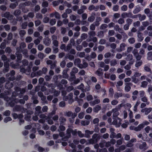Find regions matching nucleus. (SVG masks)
I'll return each instance as SVG.
<instances>
[{
    "label": "nucleus",
    "instance_id": "nucleus-1",
    "mask_svg": "<svg viewBox=\"0 0 152 152\" xmlns=\"http://www.w3.org/2000/svg\"><path fill=\"white\" fill-rule=\"evenodd\" d=\"M113 119H114L113 122V124L114 125H116V127H119L121 124V119L117 117V115L114 113L113 114Z\"/></svg>",
    "mask_w": 152,
    "mask_h": 152
},
{
    "label": "nucleus",
    "instance_id": "nucleus-2",
    "mask_svg": "<svg viewBox=\"0 0 152 152\" xmlns=\"http://www.w3.org/2000/svg\"><path fill=\"white\" fill-rule=\"evenodd\" d=\"M8 99L10 101V102L9 103V105L11 107H14L15 105V103L16 102V99L15 98L10 97Z\"/></svg>",
    "mask_w": 152,
    "mask_h": 152
},
{
    "label": "nucleus",
    "instance_id": "nucleus-3",
    "mask_svg": "<svg viewBox=\"0 0 152 152\" xmlns=\"http://www.w3.org/2000/svg\"><path fill=\"white\" fill-rule=\"evenodd\" d=\"M152 110V108L151 107L145 108L144 109H142L141 112L142 113H145V115L148 114Z\"/></svg>",
    "mask_w": 152,
    "mask_h": 152
},
{
    "label": "nucleus",
    "instance_id": "nucleus-4",
    "mask_svg": "<svg viewBox=\"0 0 152 152\" xmlns=\"http://www.w3.org/2000/svg\"><path fill=\"white\" fill-rule=\"evenodd\" d=\"M51 40L48 37L44 39L43 43L47 46H49L51 43Z\"/></svg>",
    "mask_w": 152,
    "mask_h": 152
},
{
    "label": "nucleus",
    "instance_id": "nucleus-5",
    "mask_svg": "<svg viewBox=\"0 0 152 152\" xmlns=\"http://www.w3.org/2000/svg\"><path fill=\"white\" fill-rule=\"evenodd\" d=\"M4 68L3 69V71L4 73H5L8 72L9 69V64L8 63H4Z\"/></svg>",
    "mask_w": 152,
    "mask_h": 152
},
{
    "label": "nucleus",
    "instance_id": "nucleus-6",
    "mask_svg": "<svg viewBox=\"0 0 152 152\" xmlns=\"http://www.w3.org/2000/svg\"><path fill=\"white\" fill-rule=\"evenodd\" d=\"M94 133L93 131H90V130H87L85 131V133L84 137H86L89 138L90 137V135Z\"/></svg>",
    "mask_w": 152,
    "mask_h": 152
},
{
    "label": "nucleus",
    "instance_id": "nucleus-7",
    "mask_svg": "<svg viewBox=\"0 0 152 152\" xmlns=\"http://www.w3.org/2000/svg\"><path fill=\"white\" fill-rule=\"evenodd\" d=\"M16 54L17 56V61L18 63L20 62L22 57V54L18 52H17Z\"/></svg>",
    "mask_w": 152,
    "mask_h": 152
},
{
    "label": "nucleus",
    "instance_id": "nucleus-8",
    "mask_svg": "<svg viewBox=\"0 0 152 152\" xmlns=\"http://www.w3.org/2000/svg\"><path fill=\"white\" fill-rule=\"evenodd\" d=\"M72 129L71 128H68L66 130V136L68 139L71 137V133H72Z\"/></svg>",
    "mask_w": 152,
    "mask_h": 152
},
{
    "label": "nucleus",
    "instance_id": "nucleus-9",
    "mask_svg": "<svg viewBox=\"0 0 152 152\" xmlns=\"http://www.w3.org/2000/svg\"><path fill=\"white\" fill-rule=\"evenodd\" d=\"M141 10V7L139 5L136 6L135 8L133 11L134 14H136L140 12Z\"/></svg>",
    "mask_w": 152,
    "mask_h": 152
},
{
    "label": "nucleus",
    "instance_id": "nucleus-10",
    "mask_svg": "<svg viewBox=\"0 0 152 152\" xmlns=\"http://www.w3.org/2000/svg\"><path fill=\"white\" fill-rule=\"evenodd\" d=\"M100 137L97 134H94L92 136V138L97 142V141L100 139Z\"/></svg>",
    "mask_w": 152,
    "mask_h": 152
},
{
    "label": "nucleus",
    "instance_id": "nucleus-11",
    "mask_svg": "<svg viewBox=\"0 0 152 152\" xmlns=\"http://www.w3.org/2000/svg\"><path fill=\"white\" fill-rule=\"evenodd\" d=\"M137 37L138 38V42H142L144 39V37H142V34L140 32H139L138 33Z\"/></svg>",
    "mask_w": 152,
    "mask_h": 152
},
{
    "label": "nucleus",
    "instance_id": "nucleus-12",
    "mask_svg": "<svg viewBox=\"0 0 152 152\" xmlns=\"http://www.w3.org/2000/svg\"><path fill=\"white\" fill-rule=\"evenodd\" d=\"M126 46V45L124 43H122L120 45V49H118V52H120L124 50H125V47Z\"/></svg>",
    "mask_w": 152,
    "mask_h": 152
},
{
    "label": "nucleus",
    "instance_id": "nucleus-13",
    "mask_svg": "<svg viewBox=\"0 0 152 152\" xmlns=\"http://www.w3.org/2000/svg\"><path fill=\"white\" fill-rule=\"evenodd\" d=\"M96 74L98 76H101L103 74V71L101 68H99L96 71Z\"/></svg>",
    "mask_w": 152,
    "mask_h": 152
},
{
    "label": "nucleus",
    "instance_id": "nucleus-14",
    "mask_svg": "<svg viewBox=\"0 0 152 152\" xmlns=\"http://www.w3.org/2000/svg\"><path fill=\"white\" fill-rule=\"evenodd\" d=\"M101 109V107L98 105H96L94 108V111L96 113L98 112Z\"/></svg>",
    "mask_w": 152,
    "mask_h": 152
},
{
    "label": "nucleus",
    "instance_id": "nucleus-15",
    "mask_svg": "<svg viewBox=\"0 0 152 152\" xmlns=\"http://www.w3.org/2000/svg\"><path fill=\"white\" fill-rule=\"evenodd\" d=\"M144 127V125L143 124H140L137 127H136L135 131L137 132L140 131Z\"/></svg>",
    "mask_w": 152,
    "mask_h": 152
},
{
    "label": "nucleus",
    "instance_id": "nucleus-16",
    "mask_svg": "<svg viewBox=\"0 0 152 152\" xmlns=\"http://www.w3.org/2000/svg\"><path fill=\"white\" fill-rule=\"evenodd\" d=\"M147 144L146 142H143L142 144L139 145V148L140 149H146Z\"/></svg>",
    "mask_w": 152,
    "mask_h": 152
},
{
    "label": "nucleus",
    "instance_id": "nucleus-17",
    "mask_svg": "<svg viewBox=\"0 0 152 152\" xmlns=\"http://www.w3.org/2000/svg\"><path fill=\"white\" fill-rule=\"evenodd\" d=\"M82 125L86 126L90 124V121L88 120L82 121L81 122Z\"/></svg>",
    "mask_w": 152,
    "mask_h": 152
},
{
    "label": "nucleus",
    "instance_id": "nucleus-18",
    "mask_svg": "<svg viewBox=\"0 0 152 152\" xmlns=\"http://www.w3.org/2000/svg\"><path fill=\"white\" fill-rule=\"evenodd\" d=\"M13 86V84L12 83H7L5 86V87L6 89H10Z\"/></svg>",
    "mask_w": 152,
    "mask_h": 152
},
{
    "label": "nucleus",
    "instance_id": "nucleus-19",
    "mask_svg": "<svg viewBox=\"0 0 152 152\" xmlns=\"http://www.w3.org/2000/svg\"><path fill=\"white\" fill-rule=\"evenodd\" d=\"M137 16L139 18V20L140 21L145 20L146 18V16L145 15H143L142 16L140 14H139L137 15Z\"/></svg>",
    "mask_w": 152,
    "mask_h": 152
},
{
    "label": "nucleus",
    "instance_id": "nucleus-20",
    "mask_svg": "<svg viewBox=\"0 0 152 152\" xmlns=\"http://www.w3.org/2000/svg\"><path fill=\"white\" fill-rule=\"evenodd\" d=\"M18 4V2L16 1L14 3L11 4L10 6V7L12 9H15Z\"/></svg>",
    "mask_w": 152,
    "mask_h": 152
},
{
    "label": "nucleus",
    "instance_id": "nucleus-21",
    "mask_svg": "<svg viewBox=\"0 0 152 152\" xmlns=\"http://www.w3.org/2000/svg\"><path fill=\"white\" fill-rule=\"evenodd\" d=\"M15 72L14 70H11L10 71L9 73H8L6 75V76L7 77H9L10 76H14L15 75Z\"/></svg>",
    "mask_w": 152,
    "mask_h": 152
},
{
    "label": "nucleus",
    "instance_id": "nucleus-22",
    "mask_svg": "<svg viewBox=\"0 0 152 152\" xmlns=\"http://www.w3.org/2000/svg\"><path fill=\"white\" fill-rule=\"evenodd\" d=\"M5 81V79L4 77H1L0 78V88H1L3 87L2 84Z\"/></svg>",
    "mask_w": 152,
    "mask_h": 152
},
{
    "label": "nucleus",
    "instance_id": "nucleus-23",
    "mask_svg": "<svg viewBox=\"0 0 152 152\" xmlns=\"http://www.w3.org/2000/svg\"><path fill=\"white\" fill-rule=\"evenodd\" d=\"M84 85L81 83L80 85L77 86V88L81 90L83 92H86V91L84 89Z\"/></svg>",
    "mask_w": 152,
    "mask_h": 152
},
{
    "label": "nucleus",
    "instance_id": "nucleus-24",
    "mask_svg": "<svg viewBox=\"0 0 152 152\" xmlns=\"http://www.w3.org/2000/svg\"><path fill=\"white\" fill-rule=\"evenodd\" d=\"M21 13V11L19 10H15L14 12V15L15 16H18L20 15V14Z\"/></svg>",
    "mask_w": 152,
    "mask_h": 152
},
{
    "label": "nucleus",
    "instance_id": "nucleus-25",
    "mask_svg": "<svg viewBox=\"0 0 152 152\" xmlns=\"http://www.w3.org/2000/svg\"><path fill=\"white\" fill-rule=\"evenodd\" d=\"M22 106L19 105H16L14 107V110L16 111H21Z\"/></svg>",
    "mask_w": 152,
    "mask_h": 152
},
{
    "label": "nucleus",
    "instance_id": "nucleus-26",
    "mask_svg": "<svg viewBox=\"0 0 152 152\" xmlns=\"http://www.w3.org/2000/svg\"><path fill=\"white\" fill-rule=\"evenodd\" d=\"M109 96L110 97H112L113 96L114 91L113 88H110L109 89Z\"/></svg>",
    "mask_w": 152,
    "mask_h": 152
},
{
    "label": "nucleus",
    "instance_id": "nucleus-27",
    "mask_svg": "<svg viewBox=\"0 0 152 152\" xmlns=\"http://www.w3.org/2000/svg\"><path fill=\"white\" fill-rule=\"evenodd\" d=\"M38 147V151L39 152H42L44 151V149L40 146H39V145H36L34 146L35 148H37Z\"/></svg>",
    "mask_w": 152,
    "mask_h": 152
},
{
    "label": "nucleus",
    "instance_id": "nucleus-28",
    "mask_svg": "<svg viewBox=\"0 0 152 152\" xmlns=\"http://www.w3.org/2000/svg\"><path fill=\"white\" fill-rule=\"evenodd\" d=\"M56 85L57 86L59 87L60 89H62L63 88V86L62 84L60 82H56Z\"/></svg>",
    "mask_w": 152,
    "mask_h": 152
},
{
    "label": "nucleus",
    "instance_id": "nucleus-29",
    "mask_svg": "<svg viewBox=\"0 0 152 152\" xmlns=\"http://www.w3.org/2000/svg\"><path fill=\"white\" fill-rule=\"evenodd\" d=\"M71 77H70L69 79V80L71 81H73L74 79H76V77L75 74L71 72L70 73Z\"/></svg>",
    "mask_w": 152,
    "mask_h": 152
},
{
    "label": "nucleus",
    "instance_id": "nucleus-30",
    "mask_svg": "<svg viewBox=\"0 0 152 152\" xmlns=\"http://www.w3.org/2000/svg\"><path fill=\"white\" fill-rule=\"evenodd\" d=\"M60 120V125L63 124L66 121V119L63 117H61L59 118Z\"/></svg>",
    "mask_w": 152,
    "mask_h": 152
},
{
    "label": "nucleus",
    "instance_id": "nucleus-31",
    "mask_svg": "<svg viewBox=\"0 0 152 152\" xmlns=\"http://www.w3.org/2000/svg\"><path fill=\"white\" fill-rule=\"evenodd\" d=\"M148 84V83L146 81H143L141 83V87L145 88H146Z\"/></svg>",
    "mask_w": 152,
    "mask_h": 152
},
{
    "label": "nucleus",
    "instance_id": "nucleus-32",
    "mask_svg": "<svg viewBox=\"0 0 152 152\" xmlns=\"http://www.w3.org/2000/svg\"><path fill=\"white\" fill-rule=\"evenodd\" d=\"M133 58V57L132 55L129 54L127 56L126 58V59L127 61H131L132 60Z\"/></svg>",
    "mask_w": 152,
    "mask_h": 152
},
{
    "label": "nucleus",
    "instance_id": "nucleus-33",
    "mask_svg": "<svg viewBox=\"0 0 152 152\" xmlns=\"http://www.w3.org/2000/svg\"><path fill=\"white\" fill-rule=\"evenodd\" d=\"M117 64V61L116 59H113L110 61V64L111 66H114Z\"/></svg>",
    "mask_w": 152,
    "mask_h": 152
},
{
    "label": "nucleus",
    "instance_id": "nucleus-34",
    "mask_svg": "<svg viewBox=\"0 0 152 152\" xmlns=\"http://www.w3.org/2000/svg\"><path fill=\"white\" fill-rule=\"evenodd\" d=\"M56 29V27L55 26L52 27L50 28V32L52 34H53L54 33Z\"/></svg>",
    "mask_w": 152,
    "mask_h": 152
},
{
    "label": "nucleus",
    "instance_id": "nucleus-35",
    "mask_svg": "<svg viewBox=\"0 0 152 152\" xmlns=\"http://www.w3.org/2000/svg\"><path fill=\"white\" fill-rule=\"evenodd\" d=\"M48 3L47 1H44L42 4V6L43 7L46 8L48 6Z\"/></svg>",
    "mask_w": 152,
    "mask_h": 152
},
{
    "label": "nucleus",
    "instance_id": "nucleus-36",
    "mask_svg": "<svg viewBox=\"0 0 152 152\" xmlns=\"http://www.w3.org/2000/svg\"><path fill=\"white\" fill-rule=\"evenodd\" d=\"M81 62L80 59L79 58H77L75 59L74 61V64L75 65H78Z\"/></svg>",
    "mask_w": 152,
    "mask_h": 152
},
{
    "label": "nucleus",
    "instance_id": "nucleus-37",
    "mask_svg": "<svg viewBox=\"0 0 152 152\" xmlns=\"http://www.w3.org/2000/svg\"><path fill=\"white\" fill-rule=\"evenodd\" d=\"M141 100L144 102H146L147 104H149V103L148 102V99L146 96H144L142 97Z\"/></svg>",
    "mask_w": 152,
    "mask_h": 152
},
{
    "label": "nucleus",
    "instance_id": "nucleus-38",
    "mask_svg": "<svg viewBox=\"0 0 152 152\" xmlns=\"http://www.w3.org/2000/svg\"><path fill=\"white\" fill-rule=\"evenodd\" d=\"M131 89V87L130 86H129L127 85V84L126 83V86L125 87V91L127 92H128Z\"/></svg>",
    "mask_w": 152,
    "mask_h": 152
},
{
    "label": "nucleus",
    "instance_id": "nucleus-39",
    "mask_svg": "<svg viewBox=\"0 0 152 152\" xmlns=\"http://www.w3.org/2000/svg\"><path fill=\"white\" fill-rule=\"evenodd\" d=\"M5 51L6 53L10 54L12 52V50L11 49L10 47H7L6 48Z\"/></svg>",
    "mask_w": 152,
    "mask_h": 152
},
{
    "label": "nucleus",
    "instance_id": "nucleus-40",
    "mask_svg": "<svg viewBox=\"0 0 152 152\" xmlns=\"http://www.w3.org/2000/svg\"><path fill=\"white\" fill-rule=\"evenodd\" d=\"M28 25V23L27 22H25L22 23L21 25L22 28L25 29L26 28Z\"/></svg>",
    "mask_w": 152,
    "mask_h": 152
},
{
    "label": "nucleus",
    "instance_id": "nucleus-41",
    "mask_svg": "<svg viewBox=\"0 0 152 152\" xmlns=\"http://www.w3.org/2000/svg\"><path fill=\"white\" fill-rule=\"evenodd\" d=\"M95 17L94 16L92 15L88 18V20L90 22H92L94 20Z\"/></svg>",
    "mask_w": 152,
    "mask_h": 152
},
{
    "label": "nucleus",
    "instance_id": "nucleus-42",
    "mask_svg": "<svg viewBox=\"0 0 152 152\" xmlns=\"http://www.w3.org/2000/svg\"><path fill=\"white\" fill-rule=\"evenodd\" d=\"M88 34L90 37H94L96 35V33L94 31H90L88 32Z\"/></svg>",
    "mask_w": 152,
    "mask_h": 152
},
{
    "label": "nucleus",
    "instance_id": "nucleus-43",
    "mask_svg": "<svg viewBox=\"0 0 152 152\" xmlns=\"http://www.w3.org/2000/svg\"><path fill=\"white\" fill-rule=\"evenodd\" d=\"M4 16L7 18H10V17H11L10 14L9 12H6L4 14Z\"/></svg>",
    "mask_w": 152,
    "mask_h": 152
},
{
    "label": "nucleus",
    "instance_id": "nucleus-44",
    "mask_svg": "<svg viewBox=\"0 0 152 152\" xmlns=\"http://www.w3.org/2000/svg\"><path fill=\"white\" fill-rule=\"evenodd\" d=\"M31 117L30 115H26L25 116L24 119L27 121H31Z\"/></svg>",
    "mask_w": 152,
    "mask_h": 152
},
{
    "label": "nucleus",
    "instance_id": "nucleus-45",
    "mask_svg": "<svg viewBox=\"0 0 152 152\" xmlns=\"http://www.w3.org/2000/svg\"><path fill=\"white\" fill-rule=\"evenodd\" d=\"M56 23V20L55 19H52L50 20V23L51 25L53 26Z\"/></svg>",
    "mask_w": 152,
    "mask_h": 152
},
{
    "label": "nucleus",
    "instance_id": "nucleus-46",
    "mask_svg": "<svg viewBox=\"0 0 152 152\" xmlns=\"http://www.w3.org/2000/svg\"><path fill=\"white\" fill-rule=\"evenodd\" d=\"M53 45L56 47H58V41L56 39H54L53 40Z\"/></svg>",
    "mask_w": 152,
    "mask_h": 152
},
{
    "label": "nucleus",
    "instance_id": "nucleus-47",
    "mask_svg": "<svg viewBox=\"0 0 152 152\" xmlns=\"http://www.w3.org/2000/svg\"><path fill=\"white\" fill-rule=\"evenodd\" d=\"M144 69L147 72H151V69L147 66H145Z\"/></svg>",
    "mask_w": 152,
    "mask_h": 152
},
{
    "label": "nucleus",
    "instance_id": "nucleus-48",
    "mask_svg": "<svg viewBox=\"0 0 152 152\" xmlns=\"http://www.w3.org/2000/svg\"><path fill=\"white\" fill-rule=\"evenodd\" d=\"M87 37V35L86 34L83 33L82 34L81 36V39H86Z\"/></svg>",
    "mask_w": 152,
    "mask_h": 152
},
{
    "label": "nucleus",
    "instance_id": "nucleus-49",
    "mask_svg": "<svg viewBox=\"0 0 152 152\" xmlns=\"http://www.w3.org/2000/svg\"><path fill=\"white\" fill-rule=\"evenodd\" d=\"M129 42L131 44L134 43L135 42V40L134 38L132 37L129 38L128 39Z\"/></svg>",
    "mask_w": 152,
    "mask_h": 152
},
{
    "label": "nucleus",
    "instance_id": "nucleus-50",
    "mask_svg": "<svg viewBox=\"0 0 152 152\" xmlns=\"http://www.w3.org/2000/svg\"><path fill=\"white\" fill-rule=\"evenodd\" d=\"M12 120L11 118L10 117H8L5 118L4 119V121L5 123H7L9 121H10Z\"/></svg>",
    "mask_w": 152,
    "mask_h": 152
},
{
    "label": "nucleus",
    "instance_id": "nucleus-51",
    "mask_svg": "<svg viewBox=\"0 0 152 152\" xmlns=\"http://www.w3.org/2000/svg\"><path fill=\"white\" fill-rule=\"evenodd\" d=\"M44 29V26L42 25L39 26L37 28V30L40 32H42Z\"/></svg>",
    "mask_w": 152,
    "mask_h": 152
},
{
    "label": "nucleus",
    "instance_id": "nucleus-52",
    "mask_svg": "<svg viewBox=\"0 0 152 152\" xmlns=\"http://www.w3.org/2000/svg\"><path fill=\"white\" fill-rule=\"evenodd\" d=\"M32 40V38L31 37H28L26 38V42H30Z\"/></svg>",
    "mask_w": 152,
    "mask_h": 152
},
{
    "label": "nucleus",
    "instance_id": "nucleus-53",
    "mask_svg": "<svg viewBox=\"0 0 152 152\" xmlns=\"http://www.w3.org/2000/svg\"><path fill=\"white\" fill-rule=\"evenodd\" d=\"M84 115V113L83 112H80L78 115V117L80 119L83 118Z\"/></svg>",
    "mask_w": 152,
    "mask_h": 152
},
{
    "label": "nucleus",
    "instance_id": "nucleus-54",
    "mask_svg": "<svg viewBox=\"0 0 152 152\" xmlns=\"http://www.w3.org/2000/svg\"><path fill=\"white\" fill-rule=\"evenodd\" d=\"M59 106L61 107H64L65 106L66 104L64 101H63L59 103Z\"/></svg>",
    "mask_w": 152,
    "mask_h": 152
},
{
    "label": "nucleus",
    "instance_id": "nucleus-55",
    "mask_svg": "<svg viewBox=\"0 0 152 152\" xmlns=\"http://www.w3.org/2000/svg\"><path fill=\"white\" fill-rule=\"evenodd\" d=\"M10 112L9 110H7L5 111L3 114L6 116H9L10 115Z\"/></svg>",
    "mask_w": 152,
    "mask_h": 152
},
{
    "label": "nucleus",
    "instance_id": "nucleus-56",
    "mask_svg": "<svg viewBox=\"0 0 152 152\" xmlns=\"http://www.w3.org/2000/svg\"><path fill=\"white\" fill-rule=\"evenodd\" d=\"M107 24H102L100 27V28L101 29L103 30L107 27Z\"/></svg>",
    "mask_w": 152,
    "mask_h": 152
},
{
    "label": "nucleus",
    "instance_id": "nucleus-57",
    "mask_svg": "<svg viewBox=\"0 0 152 152\" xmlns=\"http://www.w3.org/2000/svg\"><path fill=\"white\" fill-rule=\"evenodd\" d=\"M52 78V77L51 76L47 75L45 77V78L46 81H49Z\"/></svg>",
    "mask_w": 152,
    "mask_h": 152
},
{
    "label": "nucleus",
    "instance_id": "nucleus-58",
    "mask_svg": "<svg viewBox=\"0 0 152 152\" xmlns=\"http://www.w3.org/2000/svg\"><path fill=\"white\" fill-rule=\"evenodd\" d=\"M61 33L63 34H65L66 32V28L64 27H62L61 29Z\"/></svg>",
    "mask_w": 152,
    "mask_h": 152
},
{
    "label": "nucleus",
    "instance_id": "nucleus-59",
    "mask_svg": "<svg viewBox=\"0 0 152 152\" xmlns=\"http://www.w3.org/2000/svg\"><path fill=\"white\" fill-rule=\"evenodd\" d=\"M86 99L88 101H91L93 99V97L92 95H89L87 96Z\"/></svg>",
    "mask_w": 152,
    "mask_h": 152
},
{
    "label": "nucleus",
    "instance_id": "nucleus-60",
    "mask_svg": "<svg viewBox=\"0 0 152 152\" xmlns=\"http://www.w3.org/2000/svg\"><path fill=\"white\" fill-rule=\"evenodd\" d=\"M142 64V61H139L137 62L135 64V66L136 67H138L141 66Z\"/></svg>",
    "mask_w": 152,
    "mask_h": 152
},
{
    "label": "nucleus",
    "instance_id": "nucleus-61",
    "mask_svg": "<svg viewBox=\"0 0 152 152\" xmlns=\"http://www.w3.org/2000/svg\"><path fill=\"white\" fill-rule=\"evenodd\" d=\"M6 44L4 42H2L1 44L0 48L2 49H4L6 47Z\"/></svg>",
    "mask_w": 152,
    "mask_h": 152
},
{
    "label": "nucleus",
    "instance_id": "nucleus-62",
    "mask_svg": "<svg viewBox=\"0 0 152 152\" xmlns=\"http://www.w3.org/2000/svg\"><path fill=\"white\" fill-rule=\"evenodd\" d=\"M26 31L24 30H20L19 32V34L21 36H23L26 34Z\"/></svg>",
    "mask_w": 152,
    "mask_h": 152
},
{
    "label": "nucleus",
    "instance_id": "nucleus-63",
    "mask_svg": "<svg viewBox=\"0 0 152 152\" xmlns=\"http://www.w3.org/2000/svg\"><path fill=\"white\" fill-rule=\"evenodd\" d=\"M66 64L65 61L63 60L60 63V66L62 68H64Z\"/></svg>",
    "mask_w": 152,
    "mask_h": 152
},
{
    "label": "nucleus",
    "instance_id": "nucleus-64",
    "mask_svg": "<svg viewBox=\"0 0 152 152\" xmlns=\"http://www.w3.org/2000/svg\"><path fill=\"white\" fill-rule=\"evenodd\" d=\"M118 22L119 24H122L124 22V20L123 18H121L118 21Z\"/></svg>",
    "mask_w": 152,
    "mask_h": 152
}]
</instances>
